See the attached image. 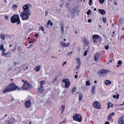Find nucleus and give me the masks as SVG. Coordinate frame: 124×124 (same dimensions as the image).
Wrapping results in <instances>:
<instances>
[{
	"instance_id": "nucleus-64",
	"label": "nucleus",
	"mask_w": 124,
	"mask_h": 124,
	"mask_svg": "<svg viewBox=\"0 0 124 124\" xmlns=\"http://www.w3.org/2000/svg\"><path fill=\"white\" fill-rule=\"evenodd\" d=\"M88 23H90L91 22V20L90 19H89L88 20Z\"/></svg>"
},
{
	"instance_id": "nucleus-25",
	"label": "nucleus",
	"mask_w": 124,
	"mask_h": 124,
	"mask_svg": "<svg viewBox=\"0 0 124 124\" xmlns=\"http://www.w3.org/2000/svg\"><path fill=\"white\" fill-rule=\"evenodd\" d=\"M12 50H9V51L8 52V55L7 56H5L6 57H10V54L11 53H12Z\"/></svg>"
},
{
	"instance_id": "nucleus-53",
	"label": "nucleus",
	"mask_w": 124,
	"mask_h": 124,
	"mask_svg": "<svg viewBox=\"0 0 124 124\" xmlns=\"http://www.w3.org/2000/svg\"><path fill=\"white\" fill-rule=\"evenodd\" d=\"M112 118H111L109 117H108V118H107V120L108 121H110V120Z\"/></svg>"
},
{
	"instance_id": "nucleus-38",
	"label": "nucleus",
	"mask_w": 124,
	"mask_h": 124,
	"mask_svg": "<svg viewBox=\"0 0 124 124\" xmlns=\"http://www.w3.org/2000/svg\"><path fill=\"white\" fill-rule=\"evenodd\" d=\"M78 64V65H77L76 67H77V69H78L80 68L81 64Z\"/></svg>"
},
{
	"instance_id": "nucleus-44",
	"label": "nucleus",
	"mask_w": 124,
	"mask_h": 124,
	"mask_svg": "<svg viewBox=\"0 0 124 124\" xmlns=\"http://www.w3.org/2000/svg\"><path fill=\"white\" fill-rule=\"evenodd\" d=\"M122 63V62L121 61L119 60L118 61V62L117 63V64L118 65H121Z\"/></svg>"
},
{
	"instance_id": "nucleus-51",
	"label": "nucleus",
	"mask_w": 124,
	"mask_h": 124,
	"mask_svg": "<svg viewBox=\"0 0 124 124\" xmlns=\"http://www.w3.org/2000/svg\"><path fill=\"white\" fill-rule=\"evenodd\" d=\"M67 17L68 18H69L70 17V14H68L66 15Z\"/></svg>"
},
{
	"instance_id": "nucleus-23",
	"label": "nucleus",
	"mask_w": 124,
	"mask_h": 124,
	"mask_svg": "<svg viewBox=\"0 0 124 124\" xmlns=\"http://www.w3.org/2000/svg\"><path fill=\"white\" fill-rule=\"evenodd\" d=\"M76 60L77 61L76 64H81L80 60L79 58H78L76 59Z\"/></svg>"
},
{
	"instance_id": "nucleus-46",
	"label": "nucleus",
	"mask_w": 124,
	"mask_h": 124,
	"mask_svg": "<svg viewBox=\"0 0 124 124\" xmlns=\"http://www.w3.org/2000/svg\"><path fill=\"white\" fill-rule=\"evenodd\" d=\"M111 103L110 102H109L108 103V107L107 108V109L109 108L110 107V104Z\"/></svg>"
},
{
	"instance_id": "nucleus-2",
	"label": "nucleus",
	"mask_w": 124,
	"mask_h": 124,
	"mask_svg": "<svg viewBox=\"0 0 124 124\" xmlns=\"http://www.w3.org/2000/svg\"><path fill=\"white\" fill-rule=\"evenodd\" d=\"M17 88L18 90L20 89V88L18 86H16L14 83L10 84L8 86L5 87L3 92L4 93H6L8 92L13 91Z\"/></svg>"
},
{
	"instance_id": "nucleus-1",
	"label": "nucleus",
	"mask_w": 124,
	"mask_h": 124,
	"mask_svg": "<svg viewBox=\"0 0 124 124\" xmlns=\"http://www.w3.org/2000/svg\"><path fill=\"white\" fill-rule=\"evenodd\" d=\"M30 6L31 7V6L29 4L25 5L23 6V12L20 13L21 14L20 15V16L23 20H27L29 18L28 16L30 15L31 12L29 9Z\"/></svg>"
},
{
	"instance_id": "nucleus-40",
	"label": "nucleus",
	"mask_w": 124,
	"mask_h": 124,
	"mask_svg": "<svg viewBox=\"0 0 124 124\" xmlns=\"http://www.w3.org/2000/svg\"><path fill=\"white\" fill-rule=\"evenodd\" d=\"M4 46H3L2 44L0 46V49L1 50H2L4 49Z\"/></svg>"
},
{
	"instance_id": "nucleus-19",
	"label": "nucleus",
	"mask_w": 124,
	"mask_h": 124,
	"mask_svg": "<svg viewBox=\"0 0 124 124\" xmlns=\"http://www.w3.org/2000/svg\"><path fill=\"white\" fill-rule=\"evenodd\" d=\"M52 103V101L50 100H48L46 102V104L47 106L50 105Z\"/></svg>"
},
{
	"instance_id": "nucleus-37",
	"label": "nucleus",
	"mask_w": 124,
	"mask_h": 124,
	"mask_svg": "<svg viewBox=\"0 0 124 124\" xmlns=\"http://www.w3.org/2000/svg\"><path fill=\"white\" fill-rule=\"evenodd\" d=\"M13 124V123L12 121H7L5 124Z\"/></svg>"
},
{
	"instance_id": "nucleus-54",
	"label": "nucleus",
	"mask_w": 124,
	"mask_h": 124,
	"mask_svg": "<svg viewBox=\"0 0 124 124\" xmlns=\"http://www.w3.org/2000/svg\"><path fill=\"white\" fill-rule=\"evenodd\" d=\"M8 16H5V19L6 20L8 19Z\"/></svg>"
},
{
	"instance_id": "nucleus-47",
	"label": "nucleus",
	"mask_w": 124,
	"mask_h": 124,
	"mask_svg": "<svg viewBox=\"0 0 124 124\" xmlns=\"http://www.w3.org/2000/svg\"><path fill=\"white\" fill-rule=\"evenodd\" d=\"M72 53H73V52H72V51L68 53L67 54V55L68 56H70L72 54Z\"/></svg>"
},
{
	"instance_id": "nucleus-5",
	"label": "nucleus",
	"mask_w": 124,
	"mask_h": 124,
	"mask_svg": "<svg viewBox=\"0 0 124 124\" xmlns=\"http://www.w3.org/2000/svg\"><path fill=\"white\" fill-rule=\"evenodd\" d=\"M92 38L93 41L95 43H97L100 42L101 39V38L100 36L97 34H95L93 35Z\"/></svg>"
},
{
	"instance_id": "nucleus-39",
	"label": "nucleus",
	"mask_w": 124,
	"mask_h": 124,
	"mask_svg": "<svg viewBox=\"0 0 124 124\" xmlns=\"http://www.w3.org/2000/svg\"><path fill=\"white\" fill-rule=\"evenodd\" d=\"M45 83V81H42L40 82V83L41 84V85H44Z\"/></svg>"
},
{
	"instance_id": "nucleus-55",
	"label": "nucleus",
	"mask_w": 124,
	"mask_h": 124,
	"mask_svg": "<svg viewBox=\"0 0 124 124\" xmlns=\"http://www.w3.org/2000/svg\"><path fill=\"white\" fill-rule=\"evenodd\" d=\"M51 58H56V59H58V57H54V56H51Z\"/></svg>"
},
{
	"instance_id": "nucleus-16",
	"label": "nucleus",
	"mask_w": 124,
	"mask_h": 124,
	"mask_svg": "<svg viewBox=\"0 0 124 124\" xmlns=\"http://www.w3.org/2000/svg\"><path fill=\"white\" fill-rule=\"evenodd\" d=\"M111 82L108 80H106L104 81L105 84L107 85H109L111 84Z\"/></svg>"
},
{
	"instance_id": "nucleus-20",
	"label": "nucleus",
	"mask_w": 124,
	"mask_h": 124,
	"mask_svg": "<svg viewBox=\"0 0 124 124\" xmlns=\"http://www.w3.org/2000/svg\"><path fill=\"white\" fill-rule=\"evenodd\" d=\"M61 31H62V33H64V30L63 29V24H61Z\"/></svg>"
},
{
	"instance_id": "nucleus-6",
	"label": "nucleus",
	"mask_w": 124,
	"mask_h": 124,
	"mask_svg": "<svg viewBox=\"0 0 124 124\" xmlns=\"http://www.w3.org/2000/svg\"><path fill=\"white\" fill-rule=\"evenodd\" d=\"M109 70L105 69H101L97 73V74L100 76H102L103 75H105L108 72Z\"/></svg>"
},
{
	"instance_id": "nucleus-17",
	"label": "nucleus",
	"mask_w": 124,
	"mask_h": 124,
	"mask_svg": "<svg viewBox=\"0 0 124 124\" xmlns=\"http://www.w3.org/2000/svg\"><path fill=\"white\" fill-rule=\"evenodd\" d=\"M61 45L63 47H66L68 46V45H67L66 43L62 41L61 42Z\"/></svg>"
},
{
	"instance_id": "nucleus-50",
	"label": "nucleus",
	"mask_w": 124,
	"mask_h": 124,
	"mask_svg": "<svg viewBox=\"0 0 124 124\" xmlns=\"http://www.w3.org/2000/svg\"><path fill=\"white\" fill-rule=\"evenodd\" d=\"M92 0H89V4L90 6H91L92 5L91 4V3H92Z\"/></svg>"
},
{
	"instance_id": "nucleus-10",
	"label": "nucleus",
	"mask_w": 124,
	"mask_h": 124,
	"mask_svg": "<svg viewBox=\"0 0 124 124\" xmlns=\"http://www.w3.org/2000/svg\"><path fill=\"white\" fill-rule=\"evenodd\" d=\"M44 90V88L41 85L39 86L38 88V92L40 93H42Z\"/></svg>"
},
{
	"instance_id": "nucleus-36",
	"label": "nucleus",
	"mask_w": 124,
	"mask_h": 124,
	"mask_svg": "<svg viewBox=\"0 0 124 124\" xmlns=\"http://www.w3.org/2000/svg\"><path fill=\"white\" fill-rule=\"evenodd\" d=\"M17 7V5H16L14 4L13 5V6L12 7V8H14L15 9H16V8Z\"/></svg>"
},
{
	"instance_id": "nucleus-45",
	"label": "nucleus",
	"mask_w": 124,
	"mask_h": 124,
	"mask_svg": "<svg viewBox=\"0 0 124 124\" xmlns=\"http://www.w3.org/2000/svg\"><path fill=\"white\" fill-rule=\"evenodd\" d=\"M87 51H88L87 50L86 51H85L84 53V56H86L87 55Z\"/></svg>"
},
{
	"instance_id": "nucleus-4",
	"label": "nucleus",
	"mask_w": 124,
	"mask_h": 124,
	"mask_svg": "<svg viewBox=\"0 0 124 124\" xmlns=\"http://www.w3.org/2000/svg\"><path fill=\"white\" fill-rule=\"evenodd\" d=\"M73 120L75 121H77L79 122H81L82 121V116L79 114H75L73 116Z\"/></svg>"
},
{
	"instance_id": "nucleus-60",
	"label": "nucleus",
	"mask_w": 124,
	"mask_h": 124,
	"mask_svg": "<svg viewBox=\"0 0 124 124\" xmlns=\"http://www.w3.org/2000/svg\"><path fill=\"white\" fill-rule=\"evenodd\" d=\"M110 121H111V123H112L113 122L114 120L112 118Z\"/></svg>"
},
{
	"instance_id": "nucleus-32",
	"label": "nucleus",
	"mask_w": 124,
	"mask_h": 124,
	"mask_svg": "<svg viewBox=\"0 0 124 124\" xmlns=\"http://www.w3.org/2000/svg\"><path fill=\"white\" fill-rule=\"evenodd\" d=\"M86 85L87 86H89L91 84L89 82V80H87L86 82Z\"/></svg>"
},
{
	"instance_id": "nucleus-7",
	"label": "nucleus",
	"mask_w": 124,
	"mask_h": 124,
	"mask_svg": "<svg viewBox=\"0 0 124 124\" xmlns=\"http://www.w3.org/2000/svg\"><path fill=\"white\" fill-rule=\"evenodd\" d=\"M63 83H65V87L66 88H68L69 87L70 85V82L69 80L68 79H64L62 80Z\"/></svg>"
},
{
	"instance_id": "nucleus-35",
	"label": "nucleus",
	"mask_w": 124,
	"mask_h": 124,
	"mask_svg": "<svg viewBox=\"0 0 124 124\" xmlns=\"http://www.w3.org/2000/svg\"><path fill=\"white\" fill-rule=\"evenodd\" d=\"M84 43L86 45H88L89 44V42L87 40H84Z\"/></svg>"
},
{
	"instance_id": "nucleus-57",
	"label": "nucleus",
	"mask_w": 124,
	"mask_h": 124,
	"mask_svg": "<svg viewBox=\"0 0 124 124\" xmlns=\"http://www.w3.org/2000/svg\"><path fill=\"white\" fill-rule=\"evenodd\" d=\"M14 48L12 50V51L13 52H14V51L16 49V47H14Z\"/></svg>"
},
{
	"instance_id": "nucleus-63",
	"label": "nucleus",
	"mask_w": 124,
	"mask_h": 124,
	"mask_svg": "<svg viewBox=\"0 0 124 124\" xmlns=\"http://www.w3.org/2000/svg\"><path fill=\"white\" fill-rule=\"evenodd\" d=\"M112 61V60H110L108 63V64H109V63H111Z\"/></svg>"
},
{
	"instance_id": "nucleus-21",
	"label": "nucleus",
	"mask_w": 124,
	"mask_h": 124,
	"mask_svg": "<svg viewBox=\"0 0 124 124\" xmlns=\"http://www.w3.org/2000/svg\"><path fill=\"white\" fill-rule=\"evenodd\" d=\"M0 36L1 38L2 39L4 40L5 39V36L4 34H2L0 35Z\"/></svg>"
},
{
	"instance_id": "nucleus-43",
	"label": "nucleus",
	"mask_w": 124,
	"mask_h": 124,
	"mask_svg": "<svg viewBox=\"0 0 124 124\" xmlns=\"http://www.w3.org/2000/svg\"><path fill=\"white\" fill-rule=\"evenodd\" d=\"M40 30L42 31H44V28L42 26H40V29L39 30Z\"/></svg>"
},
{
	"instance_id": "nucleus-49",
	"label": "nucleus",
	"mask_w": 124,
	"mask_h": 124,
	"mask_svg": "<svg viewBox=\"0 0 124 124\" xmlns=\"http://www.w3.org/2000/svg\"><path fill=\"white\" fill-rule=\"evenodd\" d=\"M33 45V44H30L28 46V47L29 48H31L32 47Z\"/></svg>"
},
{
	"instance_id": "nucleus-30",
	"label": "nucleus",
	"mask_w": 124,
	"mask_h": 124,
	"mask_svg": "<svg viewBox=\"0 0 124 124\" xmlns=\"http://www.w3.org/2000/svg\"><path fill=\"white\" fill-rule=\"evenodd\" d=\"M102 20L103 22L104 23H106V17H104L102 18Z\"/></svg>"
},
{
	"instance_id": "nucleus-29",
	"label": "nucleus",
	"mask_w": 124,
	"mask_h": 124,
	"mask_svg": "<svg viewBox=\"0 0 124 124\" xmlns=\"http://www.w3.org/2000/svg\"><path fill=\"white\" fill-rule=\"evenodd\" d=\"M21 47L19 46L17 48V51L19 53H20L21 52Z\"/></svg>"
},
{
	"instance_id": "nucleus-31",
	"label": "nucleus",
	"mask_w": 124,
	"mask_h": 124,
	"mask_svg": "<svg viewBox=\"0 0 124 124\" xmlns=\"http://www.w3.org/2000/svg\"><path fill=\"white\" fill-rule=\"evenodd\" d=\"M115 114L114 112H112L108 116V117H110L111 118L112 116Z\"/></svg>"
},
{
	"instance_id": "nucleus-24",
	"label": "nucleus",
	"mask_w": 124,
	"mask_h": 124,
	"mask_svg": "<svg viewBox=\"0 0 124 124\" xmlns=\"http://www.w3.org/2000/svg\"><path fill=\"white\" fill-rule=\"evenodd\" d=\"M61 108L62 110V113L65 109V106L64 105H62L61 106Z\"/></svg>"
},
{
	"instance_id": "nucleus-62",
	"label": "nucleus",
	"mask_w": 124,
	"mask_h": 124,
	"mask_svg": "<svg viewBox=\"0 0 124 124\" xmlns=\"http://www.w3.org/2000/svg\"><path fill=\"white\" fill-rule=\"evenodd\" d=\"M49 24H48L47 23L46 25V27H47V28H48L49 26Z\"/></svg>"
},
{
	"instance_id": "nucleus-18",
	"label": "nucleus",
	"mask_w": 124,
	"mask_h": 124,
	"mask_svg": "<svg viewBox=\"0 0 124 124\" xmlns=\"http://www.w3.org/2000/svg\"><path fill=\"white\" fill-rule=\"evenodd\" d=\"M40 68V66H36L34 68V70L36 71H39Z\"/></svg>"
},
{
	"instance_id": "nucleus-48",
	"label": "nucleus",
	"mask_w": 124,
	"mask_h": 124,
	"mask_svg": "<svg viewBox=\"0 0 124 124\" xmlns=\"http://www.w3.org/2000/svg\"><path fill=\"white\" fill-rule=\"evenodd\" d=\"M119 21L120 22H121V21L123 22V21L124 20L123 18H120V19H119Z\"/></svg>"
},
{
	"instance_id": "nucleus-14",
	"label": "nucleus",
	"mask_w": 124,
	"mask_h": 124,
	"mask_svg": "<svg viewBox=\"0 0 124 124\" xmlns=\"http://www.w3.org/2000/svg\"><path fill=\"white\" fill-rule=\"evenodd\" d=\"M118 123L119 124H124V122L123 118L122 117L119 118Z\"/></svg>"
},
{
	"instance_id": "nucleus-41",
	"label": "nucleus",
	"mask_w": 124,
	"mask_h": 124,
	"mask_svg": "<svg viewBox=\"0 0 124 124\" xmlns=\"http://www.w3.org/2000/svg\"><path fill=\"white\" fill-rule=\"evenodd\" d=\"M99 1L100 3L102 4L104 2V0H99Z\"/></svg>"
},
{
	"instance_id": "nucleus-52",
	"label": "nucleus",
	"mask_w": 124,
	"mask_h": 124,
	"mask_svg": "<svg viewBox=\"0 0 124 124\" xmlns=\"http://www.w3.org/2000/svg\"><path fill=\"white\" fill-rule=\"evenodd\" d=\"M108 45H107V46H105V49L107 50L108 49Z\"/></svg>"
},
{
	"instance_id": "nucleus-33",
	"label": "nucleus",
	"mask_w": 124,
	"mask_h": 124,
	"mask_svg": "<svg viewBox=\"0 0 124 124\" xmlns=\"http://www.w3.org/2000/svg\"><path fill=\"white\" fill-rule=\"evenodd\" d=\"M83 95L82 94H80L79 95V100L81 101Z\"/></svg>"
},
{
	"instance_id": "nucleus-12",
	"label": "nucleus",
	"mask_w": 124,
	"mask_h": 124,
	"mask_svg": "<svg viewBox=\"0 0 124 124\" xmlns=\"http://www.w3.org/2000/svg\"><path fill=\"white\" fill-rule=\"evenodd\" d=\"M29 87V85L27 83H24L23 86V89H27Z\"/></svg>"
},
{
	"instance_id": "nucleus-34",
	"label": "nucleus",
	"mask_w": 124,
	"mask_h": 124,
	"mask_svg": "<svg viewBox=\"0 0 124 124\" xmlns=\"http://www.w3.org/2000/svg\"><path fill=\"white\" fill-rule=\"evenodd\" d=\"M92 12V11H91L90 9H89L86 13L87 15L88 16L89 15L91 14V12Z\"/></svg>"
},
{
	"instance_id": "nucleus-56",
	"label": "nucleus",
	"mask_w": 124,
	"mask_h": 124,
	"mask_svg": "<svg viewBox=\"0 0 124 124\" xmlns=\"http://www.w3.org/2000/svg\"><path fill=\"white\" fill-rule=\"evenodd\" d=\"M39 36V34L38 33H36L35 34V36L36 37H37Z\"/></svg>"
},
{
	"instance_id": "nucleus-15",
	"label": "nucleus",
	"mask_w": 124,
	"mask_h": 124,
	"mask_svg": "<svg viewBox=\"0 0 124 124\" xmlns=\"http://www.w3.org/2000/svg\"><path fill=\"white\" fill-rule=\"evenodd\" d=\"M98 10L99 12L101 15H104L105 14L106 12L104 10L99 9Z\"/></svg>"
},
{
	"instance_id": "nucleus-9",
	"label": "nucleus",
	"mask_w": 124,
	"mask_h": 124,
	"mask_svg": "<svg viewBox=\"0 0 124 124\" xmlns=\"http://www.w3.org/2000/svg\"><path fill=\"white\" fill-rule=\"evenodd\" d=\"M31 105V102L30 101L27 100L24 103V105L26 108H29Z\"/></svg>"
},
{
	"instance_id": "nucleus-26",
	"label": "nucleus",
	"mask_w": 124,
	"mask_h": 124,
	"mask_svg": "<svg viewBox=\"0 0 124 124\" xmlns=\"http://www.w3.org/2000/svg\"><path fill=\"white\" fill-rule=\"evenodd\" d=\"M47 23L49 24H50V26H52L53 25V23L50 20H48L47 22Z\"/></svg>"
},
{
	"instance_id": "nucleus-22",
	"label": "nucleus",
	"mask_w": 124,
	"mask_h": 124,
	"mask_svg": "<svg viewBox=\"0 0 124 124\" xmlns=\"http://www.w3.org/2000/svg\"><path fill=\"white\" fill-rule=\"evenodd\" d=\"M95 85H93V86L92 87V94H93L95 92Z\"/></svg>"
},
{
	"instance_id": "nucleus-3",
	"label": "nucleus",
	"mask_w": 124,
	"mask_h": 124,
	"mask_svg": "<svg viewBox=\"0 0 124 124\" xmlns=\"http://www.w3.org/2000/svg\"><path fill=\"white\" fill-rule=\"evenodd\" d=\"M11 22L13 23L17 22V24H19L20 23L19 17L18 15L15 14L12 16L10 18Z\"/></svg>"
},
{
	"instance_id": "nucleus-59",
	"label": "nucleus",
	"mask_w": 124,
	"mask_h": 124,
	"mask_svg": "<svg viewBox=\"0 0 124 124\" xmlns=\"http://www.w3.org/2000/svg\"><path fill=\"white\" fill-rule=\"evenodd\" d=\"M5 49L4 48L3 49H2V50H1L2 52L4 53V52H5Z\"/></svg>"
},
{
	"instance_id": "nucleus-58",
	"label": "nucleus",
	"mask_w": 124,
	"mask_h": 124,
	"mask_svg": "<svg viewBox=\"0 0 124 124\" xmlns=\"http://www.w3.org/2000/svg\"><path fill=\"white\" fill-rule=\"evenodd\" d=\"M104 124H109V123L108 121H106Z\"/></svg>"
},
{
	"instance_id": "nucleus-61",
	"label": "nucleus",
	"mask_w": 124,
	"mask_h": 124,
	"mask_svg": "<svg viewBox=\"0 0 124 124\" xmlns=\"http://www.w3.org/2000/svg\"><path fill=\"white\" fill-rule=\"evenodd\" d=\"M66 63V62H64L63 63V64H62V66H64V65Z\"/></svg>"
},
{
	"instance_id": "nucleus-27",
	"label": "nucleus",
	"mask_w": 124,
	"mask_h": 124,
	"mask_svg": "<svg viewBox=\"0 0 124 124\" xmlns=\"http://www.w3.org/2000/svg\"><path fill=\"white\" fill-rule=\"evenodd\" d=\"M76 88L75 87L72 88V93H74L76 92Z\"/></svg>"
},
{
	"instance_id": "nucleus-28",
	"label": "nucleus",
	"mask_w": 124,
	"mask_h": 124,
	"mask_svg": "<svg viewBox=\"0 0 124 124\" xmlns=\"http://www.w3.org/2000/svg\"><path fill=\"white\" fill-rule=\"evenodd\" d=\"M119 95L118 94H117L116 95H114L113 96V97L114 98H116L118 99L119 98Z\"/></svg>"
},
{
	"instance_id": "nucleus-42",
	"label": "nucleus",
	"mask_w": 124,
	"mask_h": 124,
	"mask_svg": "<svg viewBox=\"0 0 124 124\" xmlns=\"http://www.w3.org/2000/svg\"><path fill=\"white\" fill-rule=\"evenodd\" d=\"M57 77L56 76L55 78H54V80H53V83H54L56 81V80L57 79Z\"/></svg>"
},
{
	"instance_id": "nucleus-11",
	"label": "nucleus",
	"mask_w": 124,
	"mask_h": 124,
	"mask_svg": "<svg viewBox=\"0 0 124 124\" xmlns=\"http://www.w3.org/2000/svg\"><path fill=\"white\" fill-rule=\"evenodd\" d=\"M78 8L77 7L75 8H74L72 9L71 11V15H73L75 14L76 13V12H78Z\"/></svg>"
},
{
	"instance_id": "nucleus-13",
	"label": "nucleus",
	"mask_w": 124,
	"mask_h": 124,
	"mask_svg": "<svg viewBox=\"0 0 124 124\" xmlns=\"http://www.w3.org/2000/svg\"><path fill=\"white\" fill-rule=\"evenodd\" d=\"M100 54L98 53H96L94 56V60L95 61H96L100 57Z\"/></svg>"
},
{
	"instance_id": "nucleus-8",
	"label": "nucleus",
	"mask_w": 124,
	"mask_h": 124,
	"mask_svg": "<svg viewBox=\"0 0 124 124\" xmlns=\"http://www.w3.org/2000/svg\"><path fill=\"white\" fill-rule=\"evenodd\" d=\"M93 107L99 109L101 108L100 104L98 102H94L93 104Z\"/></svg>"
}]
</instances>
